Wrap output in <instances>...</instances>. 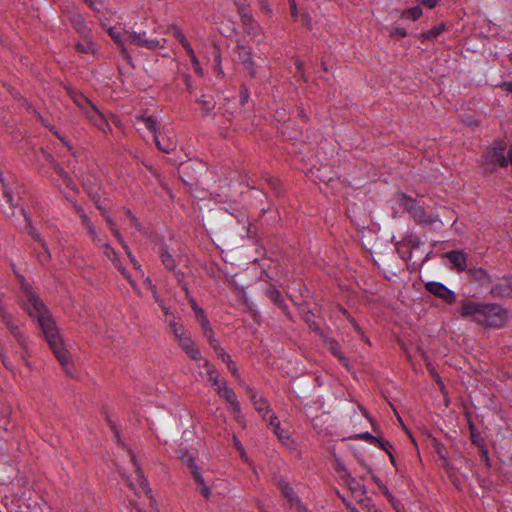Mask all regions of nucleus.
<instances>
[{"instance_id":"60","label":"nucleus","mask_w":512,"mask_h":512,"mask_svg":"<svg viewBox=\"0 0 512 512\" xmlns=\"http://www.w3.org/2000/svg\"><path fill=\"white\" fill-rule=\"evenodd\" d=\"M234 1H235V4L238 6V10H239L240 15L245 13V12H248V10L245 8V1L246 0H234Z\"/></svg>"},{"instance_id":"47","label":"nucleus","mask_w":512,"mask_h":512,"mask_svg":"<svg viewBox=\"0 0 512 512\" xmlns=\"http://www.w3.org/2000/svg\"><path fill=\"white\" fill-rule=\"evenodd\" d=\"M375 482L377 483L379 489L382 491V493L389 499L392 500L393 496L390 493L389 489L378 479L374 478Z\"/></svg>"},{"instance_id":"10","label":"nucleus","mask_w":512,"mask_h":512,"mask_svg":"<svg viewBox=\"0 0 512 512\" xmlns=\"http://www.w3.org/2000/svg\"><path fill=\"white\" fill-rule=\"evenodd\" d=\"M428 292L436 297L441 298L444 302L452 304L456 301V295L453 291L449 290L446 286L439 282H428L425 285Z\"/></svg>"},{"instance_id":"15","label":"nucleus","mask_w":512,"mask_h":512,"mask_svg":"<svg viewBox=\"0 0 512 512\" xmlns=\"http://www.w3.org/2000/svg\"><path fill=\"white\" fill-rule=\"evenodd\" d=\"M191 474L193 476V479L195 481V484L197 485V490L199 493L205 498L210 499L212 495L211 487L207 484L205 481L203 475L199 471L197 465L191 464Z\"/></svg>"},{"instance_id":"19","label":"nucleus","mask_w":512,"mask_h":512,"mask_svg":"<svg viewBox=\"0 0 512 512\" xmlns=\"http://www.w3.org/2000/svg\"><path fill=\"white\" fill-rule=\"evenodd\" d=\"M251 400L255 409L261 414L262 418L269 423V418L271 414H274L267 404L266 400L263 398H257L255 394L251 396Z\"/></svg>"},{"instance_id":"49","label":"nucleus","mask_w":512,"mask_h":512,"mask_svg":"<svg viewBox=\"0 0 512 512\" xmlns=\"http://www.w3.org/2000/svg\"><path fill=\"white\" fill-rule=\"evenodd\" d=\"M145 284H146L147 288L152 291L154 299L156 301H159V296H158V293L156 290V286L152 283V280L149 277H147L145 279Z\"/></svg>"},{"instance_id":"7","label":"nucleus","mask_w":512,"mask_h":512,"mask_svg":"<svg viewBox=\"0 0 512 512\" xmlns=\"http://www.w3.org/2000/svg\"><path fill=\"white\" fill-rule=\"evenodd\" d=\"M130 462L132 464L134 477L128 476L127 481L131 489H133L137 494L144 493L145 496L150 500V504L153 505V497L151 494V489L148 486L146 479L143 476L142 470L136 460V457L133 453L130 454Z\"/></svg>"},{"instance_id":"34","label":"nucleus","mask_w":512,"mask_h":512,"mask_svg":"<svg viewBox=\"0 0 512 512\" xmlns=\"http://www.w3.org/2000/svg\"><path fill=\"white\" fill-rule=\"evenodd\" d=\"M266 295L271 299L275 304L279 306H283V298L279 290L275 288H270L266 291Z\"/></svg>"},{"instance_id":"42","label":"nucleus","mask_w":512,"mask_h":512,"mask_svg":"<svg viewBox=\"0 0 512 512\" xmlns=\"http://www.w3.org/2000/svg\"><path fill=\"white\" fill-rule=\"evenodd\" d=\"M168 30L172 33L174 38L178 40L181 44H183L185 41H187L186 36L184 33L176 26H170Z\"/></svg>"},{"instance_id":"30","label":"nucleus","mask_w":512,"mask_h":512,"mask_svg":"<svg viewBox=\"0 0 512 512\" xmlns=\"http://www.w3.org/2000/svg\"><path fill=\"white\" fill-rule=\"evenodd\" d=\"M76 50L81 53H94L97 50L96 44L86 36L83 42L76 44Z\"/></svg>"},{"instance_id":"43","label":"nucleus","mask_w":512,"mask_h":512,"mask_svg":"<svg viewBox=\"0 0 512 512\" xmlns=\"http://www.w3.org/2000/svg\"><path fill=\"white\" fill-rule=\"evenodd\" d=\"M334 468L342 479L346 477V473H349L343 462L338 458H335L334 460Z\"/></svg>"},{"instance_id":"48","label":"nucleus","mask_w":512,"mask_h":512,"mask_svg":"<svg viewBox=\"0 0 512 512\" xmlns=\"http://www.w3.org/2000/svg\"><path fill=\"white\" fill-rule=\"evenodd\" d=\"M126 215L130 221V224L132 226H134L136 229H138L139 231H141V224L138 221V219L129 210L126 211Z\"/></svg>"},{"instance_id":"27","label":"nucleus","mask_w":512,"mask_h":512,"mask_svg":"<svg viewBox=\"0 0 512 512\" xmlns=\"http://www.w3.org/2000/svg\"><path fill=\"white\" fill-rule=\"evenodd\" d=\"M165 321L168 323L176 339L188 333L185 327L181 323L176 321L175 316H172L171 318H166Z\"/></svg>"},{"instance_id":"28","label":"nucleus","mask_w":512,"mask_h":512,"mask_svg":"<svg viewBox=\"0 0 512 512\" xmlns=\"http://www.w3.org/2000/svg\"><path fill=\"white\" fill-rule=\"evenodd\" d=\"M241 19H242V23H243V26L245 28V30L249 33V34H256L257 30L259 29V26L257 25V23L253 20L250 12H245L243 14H241Z\"/></svg>"},{"instance_id":"4","label":"nucleus","mask_w":512,"mask_h":512,"mask_svg":"<svg viewBox=\"0 0 512 512\" xmlns=\"http://www.w3.org/2000/svg\"><path fill=\"white\" fill-rule=\"evenodd\" d=\"M72 99L91 124H93L105 134L112 132L108 117L102 111H100L98 107L88 98L80 93H75L72 95Z\"/></svg>"},{"instance_id":"53","label":"nucleus","mask_w":512,"mask_h":512,"mask_svg":"<svg viewBox=\"0 0 512 512\" xmlns=\"http://www.w3.org/2000/svg\"><path fill=\"white\" fill-rule=\"evenodd\" d=\"M291 16L296 19L298 17V9L295 0H289Z\"/></svg>"},{"instance_id":"12","label":"nucleus","mask_w":512,"mask_h":512,"mask_svg":"<svg viewBox=\"0 0 512 512\" xmlns=\"http://www.w3.org/2000/svg\"><path fill=\"white\" fill-rule=\"evenodd\" d=\"M233 59L235 61L241 62L245 68L254 75V67L253 62L251 60V51L248 47L244 45H237L233 50Z\"/></svg>"},{"instance_id":"52","label":"nucleus","mask_w":512,"mask_h":512,"mask_svg":"<svg viewBox=\"0 0 512 512\" xmlns=\"http://www.w3.org/2000/svg\"><path fill=\"white\" fill-rule=\"evenodd\" d=\"M475 278H477L479 281H482V282L489 280V277H488L486 271L483 270L482 268L475 271Z\"/></svg>"},{"instance_id":"29","label":"nucleus","mask_w":512,"mask_h":512,"mask_svg":"<svg viewBox=\"0 0 512 512\" xmlns=\"http://www.w3.org/2000/svg\"><path fill=\"white\" fill-rule=\"evenodd\" d=\"M46 159L51 163L55 172L59 175V177H61L63 179V181L67 184V186H72L71 178L68 176V174L66 173L64 168L61 167L59 164H57L55 162L54 158L50 154H48L46 156Z\"/></svg>"},{"instance_id":"36","label":"nucleus","mask_w":512,"mask_h":512,"mask_svg":"<svg viewBox=\"0 0 512 512\" xmlns=\"http://www.w3.org/2000/svg\"><path fill=\"white\" fill-rule=\"evenodd\" d=\"M190 303H191V307L195 313L196 319L199 323L202 322L203 320L207 319V316H206L204 310L197 305V303L194 299H191Z\"/></svg>"},{"instance_id":"64","label":"nucleus","mask_w":512,"mask_h":512,"mask_svg":"<svg viewBox=\"0 0 512 512\" xmlns=\"http://www.w3.org/2000/svg\"><path fill=\"white\" fill-rule=\"evenodd\" d=\"M472 442L478 446V444H483L482 438L476 434L473 430L471 431Z\"/></svg>"},{"instance_id":"51","label":"nucleus","mask_w":512,"mask_h":512,"mask_svg":"<svg viewBox=\"0 0 512 512\" xmlns=\"http://www.w3.org/2000/svg\"><path fill=\"white\" fill-rule=\"evenodd\" d=\"M481 458L482 460L488 465L489 464V456H488V450L483 444H478Z\"/></svg>"},{"instance_id":"24","label":"nucleus","mask_w":512,"mask_h":512,"mask_svg":"<svg viewBox=\"0 0 512 512\" xmlns=\"http://www.w3.org/2000/svg\"><path fill=\"white\" fill-rule=\"evenodd\" d=\"M203 332L204 337L207 339L208 343L212 348L220 345L219 341L215 337V333L210 325V322L207 319L203 320L199 323Z\"/></svg>"},{"instance_id":"13","label":"nucleus","mask_w":512,"mask_h":512,"mask_svg":"<svg viewBox=\"0 0 512 512\" xmlns=\"http://www.w3.org/2000/svg\"><path fill=\"white\" fill-rule=\"evenodd\" d=\"M279 488L282 495L290 502L291 505H295L299 512H308L306 506L300 501L288 482L281 480L279 482Z\"/></svg>"},{"instance_id":"18","label":"nucleus","mask_w":512,"mask_h":512,"mask_svg":"<svg viewBox=\"0 0 512 512\" xmlns=\"http://www.w3.org/2000/svg\"><path fill=\"white\" fill-rule=\"evenodd\" d=\"M157 147L165 153H171L176 149V140L172 135H162L161 139L158 135H154Z\"/></svg>"},{"instance_id":"57","label":"nucleus","mask_w":512,"mask_h":512,"mask_svg":"<svg viewBox=\"0 0 512 512\" xmlns=\"http://www.w3.org/2000/svg\"><path fill=\"white\" fill-rule=\"evenodd\" d=\"M301 22L308 28V29H311L312 28V25H311V17L309 16V14L307 13H304L302 14L301 16Z\"/></svg>"},{"instance_id":"63","label":"nucleus","mask_w":512,"mask_h":512,"mask_svg":"<svg viewBox=\"0 0 512 512\" xmlns=\"http://www.w3.org/2000/svg\"><path fill=\"white\" fill-rule=\"evenodd\" d=\"M132 263V265L134 266L135 269L137 270H141V265L140 263L137 261V259L135 258V256L133 255L132 252H129V257H128Z\"/></svg>"},{"instance_id":"37","label":"nucleus","mask_w":512,"mask_h":512,"mask_svg":"<svg viewBox=\"0 0 512 512\" xmlns=\"http://www.w3.org/2000/svg\"><path fill=\"white\" fill-rule=\"evenodd\" d=\"M422 15L420 6H414L403 13V16L411 20H417Z\"/></svg>"},{"instance_id":"56","label":"nucleus","mask_w":512,"mask_h":512,"mask_svg":"<svg viewBox=\"0 0 512 512\" xmlns=\"http://www.w3.org/2000/svg\"><path fill=\"white\" fill-rule=\"evenodd\" d=\"M181 45L183 46V48L185 49V51L187 52V54L189 55L190 58H192L193 56H196L195 52H194L192 46L190 45V43L188 42V40L185 41Z\"/></svg>"},{"instance_id":"39","label":"nucleus","mask_w":512,"mask_h":512,"mask_svg":"<svg viewBox=\"0 0 512 512\" xmlns=\"http://www.w3.org/2000/svg\"><path fill=\"white\" fill-rule=\"evenodd\" d=\"M95 12H101L105 8V0H83Z\"/></svg>"},{"instance_id":"45","label":"nucleus","mask_w":512,"mask_h":512,"mask_svg":"<svg viewBox=\"0 0 512 512\" xmlns=\"http://www.w3.org/2000/svg\"><path fill=\"white\" fill-rule=\"evenodd\" d=\"M331 351L333 352V354L339 358V360L345 365L347 366L348 365V361L347 359L342 355L339 347L337 344H331Z\"/></svg>"},{"instance_id":"25","label":"nucleus","mask_w":512,"mask_h":512,"mask_svg":"<svg viewBox=\"0 0 512 512\" xmlns=\"http://www.w3.org/2000/svg\"><path fill=\"white\" fill-rule=\"evenodd\" d=\"M159 257L163 263V265L168 270H175L177 267L176 260L172 256V254L168 251L166 246H161L159 249Z\"/></svg>"},{"instance_id":"54","label":"nucleus","mask_w":512,"mask_h":512,"mask_svg":"<svg viewBox=\"0 0 512 512\" xmlns=\"http://www.w3.org/2000/svg\"><path fill=\"white\" fill-rule=\"evenodd\" d=\"M360 439L368 440L370 443L378 442V438L372 436L370 433L365 432L359 435Z\"/></svg>"},{"instance_id":"6","label":"nucleus","mask_w":512,"mask_h":512,"mask_svg":"<svg viewBox=\"0 0 512 512\" xmlns=\"http://www.w3.org/2000/svg\"><path fill=\"white\" fill-rule=\"evenodd\" d=\"M400 204L410 213L415 222L422 225H430L439 222L440 219L437 215L426 214L424 208L419 205L414 199L401 194L399 197Z\"/></svg>"},{"instance_id":"21","label":"nucleus","mask_w":512,"mask_h":512,"mask_svg":"<svg viewBox=\"0 0 512 512\" xmlns=\"http://www.w3.org/2000/svg\"><path fill=\"white\" fill-rule=\"evenodd\" d=\"M21 213L23 214L24 216V219H25V222H26V226H25V229L26 231L35 239L37 240L42 248L44 249L45 251V254H46V258H50V252L48 250V247L46 245V243L42 240V238L40 237V234L37 233L36 229L31 225V222H30V218L28 217V215L26 214V212L24 210H21Z\"/></svg>"},{"instance_id":"20","label":"nucleus","mask_w":512,"mask_h":512,"mask_svg":"<svg viewBox=\"0 0 512 512\" xmlns=\"http://www.w3.org/2000/svg\"><path fill=\"white\" fill-rule=\"evenodd\" d=\"M423 242L419 237L410 235L408 236L402 243V246L410 249L409 259H413L417 257L418 252L422 246Z\"/></svg>"},{"instance_id":"16","label":"nucleus","mask_w":512,"mask_h":512,"mask_svg":"<svg viewBox=\"0 0 512 512\" xmlns=\"http://www.w3.org/2000/svg\"><path fill=\"white\" fill-rule=\"evenodd\" d=\"M493 297H512V277L500 279L492 288Z\"/></svg>"},{"instance_id":"17","label":"nucleus","mask_w":512,"mask_h":512,"mask_svg":"<svg viewBox=\"0 0 512 512\" xmlns=\"http://www.w3.org/2000/svg\"><path fill=\"white\" fill-rule=\"evenodd\" d=\"M446 257L457 271H464L467 267V255L462 251L453 250L446 253Z\"/></svg>"},{"instance_id":"59","label":"nucleus","mask_w":512,"mask_h":512,"mask_svg":"<svg viewBox=\"0 0 512 512\" xmlns=\"http://www.w3.org/2000/svg\"><path fill=\"white\" fill-rule=\"evenodd\" d=\"M225 364L227 365V368L233 375L238 376V371H237L236 365L233 362L232 358L230 359V361L226 362Z\"/></svg>"},{"instance_id":"44","label":"nucleus","mask_w":512,"mask_h":512,"mask_svg":"<svg viewBox=\"0 0 512 512\" xmlns=\"http://www.w3.org/2000/svg\"><path fill=\"white\" fill-rule=\"evenodd\" d=\"M213 350L216 353L217 357L221 359L224 363L230 361L231 356L228 353H226V351L224 350L223 347H221V345L214 347Z\"/></svg>"},{"instance_id":"62","label":"nucleus","mask_w":512,"mask_h":512,"mask_svg":"<svg viewBox=\"0 0 512 512\" xmlns=\"http://www.w3.org/2000/svg\"><path fill=\"white\" fill-rule=\"evenodd\" d=\"M392 34L399 37H405L407 32L404 28L396 27L392 30Z\"/></svg>"},{"instance_id":"38","label":"nucleus","mask_w":512,"mask_h":512,"mask_svg":"<svg viewBox=\"0 0 512 512\" xmlns=\"http://www.w3.org/2000/svg\"><path fill=\"white\" fill-rule=\"evenodd\" d=\"M214 61H215L214 71L218 75L223 77L224 76V71H223V68H222V59H221V54H220L219 49H216L215 52H214Z\"/></svg>"},{"instance_id":"35","label":"nucleus","mask_w":512,"mask_h":512,"mask_svg":"<svg viewBox=\"0 0 512 512\" xmlns=\"http://www.w3.org/2000/svg\"><path fill=\"white\" fill-rule=\"evenodd\" d=\"M199 103L202 105L201 110L205 115H209L215 108V103L212 99L201 98L199 99Z\"/></svg>"},{"instance_id":"40","label":"nucleus","mask_w":512,"mask_h":512,"mask_svg":"<svg viewBox=\"0 0 512 512\" xmlns=\"http://www.w3.org/2000/svg\"><path fill=\"white\" fill-rule=\"evenodd\" d=\"M166 39H162V41L157 39H147L145 43V48L149 50H156L164 47V43Z\"/></svg>"},{"instance_id":"61","label":"nucleus","mask_w":512,"mask_h":512,"mask_svg":"<svg viewBox=\"0 0 512 512\" xmlns=\"http://www.w3.org/2000/svg\"><path fill=\"white\" fill-rule=\"evenodd\" d=\"M259 4H260L261 9L264 12H266L268 14H270L272 12L267 0H259Z\"/></svg>"},{"instance_id":"32","label":"nucleus","mask_w":512,"mask_h":512,"mask_svg":"<svg viewBox=\"0 0 512 512\" xmlns=\"http://www.w3.org/2000/svg\"><path fill=\"white\" fill-rule=\"evenodd\" d=\"M445 29L444 24H440L438 26L433 27L430 30H427L421 34V37L425 40H432L437 38Z\"/></svg>"},{"instance_id":"58","label":"nucleus","mask_w":512,"mask_h":512,"mask_svg":"<svg viewBox=\"0 0 512 512\" xmlns=\"http://www.w3.org/2000/svg\"><path fill=\"white\" fill-rule=\"evenodd\" d=\"M159 306L161 307L162 311L164 312L166 318H171L172 316H174L170 311H169V308L166 307L163 303V301L159 298V301H156Z\"/></svg>"},{"instance_id":"2","label":"nucleus","mask_w":512,"mask_h":512,"mask_svg":"<svg viewBox=\"0 0 512 512\" xmlns=\"http://www.w3.org/2000/svg\"><path fill=\"white\" fill-rule=\"evenodd\" d=\"M80 218L82 224L86 227L93 242L102 249L103 254L113 263L115 268L128 280L133 289L137 291L138 286L131 278L130 274L125 269V267L122 265L117 255V252L111 247V245L108 242L104 241L98 236L95 226L84 212L80 213Z\"/></svg>"},{"instance_id":"3","label":"nucleus","mask_w":512,"mask_h":512,"mask_svg":"<svg viewBox=\"0 0 512 512\" xmlns=\"http://www.w3.org/2000/svg\"><path fill=\"white\" fill-rule=\"evenodd\" d=\"M205 375L220 397L230 404V410L233 414L240 413V404L237 400L235 392L228 386L227 382L219 379L218 371L208 361L204 360Z\"/></svg>"},{"instance_id":"9","label":"nucleus","mask_w":512,"mask_h":512,"mask_svg":"<svg viewBox=\"0 0 512 512\" xmlns=\"http://www.w3.org/2000/svg\"><path fill=\"white\" fill-rule=\"evenodd\" d=\"M485 303L476 302L469 299L463 300L460 305V315L462 317H471L473 321L479 324Z\"/></svg>"},{"instance_id":"26","label":"nucleus","mask_w":512,"mask_h":512,"mask_svg":"<svg viewBox=\"0 0 512 512\" xmlns=\"http://www.w3.org/2000/svg\"><path fill=\"white\" fill-rule=\"evenodd\" d=\"M71 23L73 25V27L84 37L88 36L89 35V28L87 27V25L85 24V21H84V18L79 15V14H75L73 15L71 18Z\"/></svg>"},{"instance_id":"14","label":"nucleus","mask_w":512,"mask_h":512,"mask_svg":"<svg viewBox=\"0 0 512 512\" xmlns=\"http://www.w3.org/2000/svg\"><path fill=\"white\" fill-rule=\"evenodd\" d=\"M268 424L283 445L290 447L293 444L289 431L280 426V422L275 414L270 415Z\"/></svg>"},{"instance_id":"8","label":"nucleus","mask_w":512,"mask_h":512,"mask_svg":"<svg viewBox=\"0 0 512 512\" xmlns=\"http://www.w3.org/2000/svg\"><path fill=\"white\" fill-rule=\"evenodd\" d=\"M181 349L188 355L189 358L198 362V366L204 368V358L197 347L194 340L191 338L190 333H186L182 337L177 339Z\"/></svg>"},{"instance_id":"23","label":"nucleus","mask_w":512,"mask_h":512,"mask_svg":"<svg viewBox=\"0 0 512 512\" xmlns=\"http://www.w3.org/2000/svg\"><path fill=\"white\" fill-rule=\"evenodd\" d=\"M348 488L356 497H362L365 494V488L360 484L350 473H346V477L343 478Z\"/></svg>"},{"instance_id":"41","label":"nucleus","mask_w":512,"mask_h":512,"mask_svg":"<svg viewBox=\"0 0 512 512\" xmlns=\"http://www.w3.org/2000/svg\"><path fill=\"white\" fill-rule=\"evenodd\" d=\"M106 221H107V225H108L110 231L113 233L115 238L118 241H122V234L120 233L119 229L117 228L116 223L109 216H106Z\"/></svg>"},{"instance_id":"46","label":"nucleus","mask_w":512,"mask_h":512,"mask_svg":"<svg viewBox=\"0 0 512 512\" xmlns=\"http://www.w3.org/2000/svg\"><path fill=\"white\" fill-rule=\"evenodd\" d=\"M190 60L193 65L195 73L199 76H203L204 72H203V69L200 65L198 58L196 56H193L192 58H190Z\"/></svg>"},{"instance_id":"33","label":"nucleus","mask_w":512,"mask_h":512,"mask_svg":"<svg viewBox=\"0 0 512 512\" xmlns=\"http://www.w3.org/2000/svg\"><path fill=\"white\" fill-rule=\"evenodd\" d=\"M137 120L142 122L149 131L154 133V135H157V120L155 118L140 116L137 118Z\"/></svg>"},{"instance_id":"22","label":"nucleus","mask_w":512,"mask_h":512,"mask_svg":"<svg viewBox=\"0 0 512 512\" xmlns=\"http://www.w3.org/2000/svg\"><path fill=\"white\" fill-rule=\"evenodd\" d=\"M107 32L110 35V37L115 41V43H117V45L119 46V48L121 50V53L124 56V58L127 59L130 62L131 61V57H130L128 51H127V48L125 47V43H124V40L122 39L121 32L116 30V28H114V27H109L107 29Z\"/></svg>"},{"instance_id":"55","label":"nucleus","mask_w":512,"mask_h":512,"mask_svg":"<svg viewBox=\"0 0 512 512\" xmlns=\"http://www.w3.org/2000/svg\"><path fill=\"white\" fill-rule=\"evenodd\" d=\"M181 459L183 460L184 463L187 464V466L189 467L190 470H191V464L192 463L194 465H196L192 455H189V454L182 455Z\"/></svg>"},{"instance_id":"5","label":"nucleus","mask_w":512,"mask_h":512,"mask_svg":"<svg viewBox=\"0 0 512 512\" xmlns=\"http://www.w3.org/2000/svg\"><path fill=\"white\" fill-rule=\"evenodd\" d=\"M508 319V312L496 303H485L479 324L490 328L502 327Z\"/></svg>"},{"instance_id":"11","label":"nucleus","mask_w":512,"mask_h":512,"mask_svg":"<svg viewBox=\"0 0 512 512\" xmlns=\"http://www.w3.org/2000/svg\"><path fill=\"white\" fill-rule=\"evenodd\" d=\"M491 157L501 167H507L509 164L512 166V146L509 148L506 156L504 154L503 142L495 143L491 149Z\"/></svg>"},{"instance_id":"31","label":"nucleus","mask_w":512,"mask_h":512,"mask_svg":"<svg viewBox=\"0 0 512 512\" xmlns=\"http://www.w3.org/2000/svg\"><path fill=\"white\" fill-rule=\"evenodd\" d=\"M125 34L127 35L126 36L127 42H129L130 44L145 48V43H146L147 39H145L143 37L144 34L136 33V32H125Z\"/></svg>"},{"instance_id":"50","label":"nucleus","mask_w":512,"mask_h":512,"mask_svg":"<svg viewBox=\"0 0 512 512\" xmlns=\"http://www.w3.org/2000/svg\"><path fill=\"white\" fill-rule=\"evenodd\" d=\"M377 443H379L380 447L389 454L392 463H394V458L390 452V448L392 447L391 444L388 441L379 440V439H378Z\"/></svg>"},{"instance_id":"1","label":"nucleus","mask_w":512,"mask_h":512,"mask_svg":"<svg viewBox=\"0 0 512 512\" xmlns=\"http://www.w3.org/2000/svg\"><path fill=\"white\" fill-rule=\"evenodd\" d=\"M23 301L27 312L31 317L37 318L45 338L55 357L69 375L73 374L70 354L65 347L55 321L49 314L42 300L35 294L28 283L22 282Z\"/></svg>"}]
</instances>
